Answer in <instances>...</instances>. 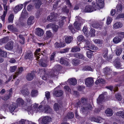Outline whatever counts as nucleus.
Returning <instances> with one entry per match:
<instances>
[{"instance_id":"obj_32","label":"nucleus","mask_w":124,"mask_h":124,"mask_svg":"<svg viewBox=\"0 0 124 124\" xmlns=\"http://www.w3.org/2000/svg\"><path fill=\"white\" fill-rule=\"evenodd\" d=\"M113 26L115 29H117L121 28L122 26V24L120 22H117L115 23Z\"/></svg>"},{"instance_id":"obj_33","label":"nucleus","mask_w":124,"mask_h":124,"mask_svg":"<svg viewBox=\"0 0 124 124\" xmlns=\"http://www.w3.org/2000/svg\"><path fill=\"white\" fill-rule=\"evenodd\" d=\"M105 112L107 115L108 116H112L113 113L112 110L110 108L107 109L105 111Z\"/></svg>"},{"instance_id":"obj_23","label":"nucleus","mask_w":124,"mask_h":124,"mask_svg":"<svg viewBox=\"0 0 124 124\" xmlns=\"http://www.w3.org/2000/svg\"><path fill=\"white\" fill-rule=\"evenodd\" d=\"M4 8V10H5L4 12L3 15L1 16V18L2 21H4L5 18V16L6 15L7 12L8 10V6L5 5V6L3 5Z\"/></svg>"},{"instance_id":"obj_60","label":"nucleus","mask_w":124,"mask_h":124,"mask_svg":"<svg viewBox=\"0 0 124 124\" xmlns=\"http://www.w3.org/2000/svg\"><path fill=\"white\" fill-rule=\"evenodd\" d=\"M77 39L79 41H83L84 40V37L82 35H80L77 37Z\"/></svg>"},{"instance_id":"obj_3","label":"nucleus","mask_w":124,"mask_h":124,"mask_svg":"<svg viewBox=\"0 0 124 124\" xmlns=\"http://www.w3.org/2000/svg\"><path fill=\"white\" fill-rule=\"evenodd\" d=\"M13 94L12 89L10 88L6 91V93L2 97V99L4 101H7L10 98Z\"/></svg>"},{"instance_id":"obj_52","label":"nucleus","mask_w":124,"mask_h":124,"mask_svg":"<svg viewBox=\"0 0 124 124\" xmlns=\"http://www.w3.org/2000/svg\"><path fill=\"white\" fill-rule=\"evenodd\" d=\"M74 26L75 28L78 30H79L80 29V24L77 21L75 22Z\"/></svg>"},{"instance_id":"obj_11","label":"nucleus","mask_w":124,"mask_h":124,"mask_svg":"<svg viewBox=\"0 0 124 124\" xmlns=\"http://www.w3.org/2000/svg\"><path fill=\"white\" fill-rule=\"evenodd\" d=\"M13 42L12 41H10L5 46V48L7 50H11L13 49Z\"/></svg>"},{"instance_id":"obj_19","label":"nucleus","mask_w":124,"mask_h":124,"mask_svg":"<svg viewBox=\"0 0 124 124\" xmlns=\"http://www.w3.org/2000/svg\"><path fill=\"white\" fill-rule=\"evenodd\" d=\"M47 26L48 27H51L52 28L53 31L55 32L57 31L59 28L57 25H54L52 23L49 24L47 25Z\"/></svg>"},{"instance_id":"obj_58","label":"nucleus","mask_w":124,"mask_h":124,"mask_svg":"<svg viewBox=\"0 0 124 124\" xmlns=\"http://www.w3.org/2000/svg\"><path fill=\"white\" fill-rule=\"evenodd\" d=\"M23 70V67H21L19 68L16 72V75H18L19 74L21 73Z\"/></svg>"},{"instance_id":"obj_20","label":"nucleus","mask_w":124,"mask_h":124,"mask_svg":"<svg viewBox=\"0 0 124 124\" xmlns=\"http://www.w3.org/2000/svg\"><path fill=\"white\" fill-rule=\"evenodd\" d=\"M23 5L22 4H19L16 6L14 8V10L15 13H17L20 11L23 8Z\"/></svg>"},{"instance_id":"obj_27","label":"nucleus","mask_w":124,"mask_h":124,"mask_svg":"<svg viewBox=\"0 0 124 124\" xmlns=\"http://www.w3.org/2000/svg\"><path fill=\"white\" fill-rule=\"evenodd\" d=\"M74 56L75 57L80 59H84V56L83 55L80 53H76L74 54Z\"/></svg>"},{"instance_id":"obj_43","label":"nucleus","mask_w":124,"mask_h":124,"mask_svg":"<svg viewBox=\"0 0 124 124\" xmlns=\"http://www.w3.org/2000/svg\"><path fill=\"white\" fill-rule=\"evenodd\" d=\"M80 50V48L78 46H75L72 48L71 51L72 52H75L79 51Z\"/></svg>"},{"instance_id":"obj_45","label":"nucleus","mask_w":124,"mask_h":124,"mask_svg":"<svg viewBox=\"0 0 124 124\" xmlns=\"http://www.w3.org/2000/svg\"><path fill=\"white\" fill-rule=\"evenodd\" d=\"M74 116L73 113L71 112H69L66 116L68 119H72L73 118Z\"/></svg>"},{"instance_id":"obj_6","label":"nucleus","mask_w":124,"mask_h":124,"mask_svg":"<svg viewBox=\"0 0 124 124\" xmlns=\"http://www.w3.org/2000/svg\"><path fill=\"white\" fill-rule=\"evenodd\" d=\"M46 0H34L33 2L34 5L37 9H38L41 5L44 3H46Z\"/></svg>"},{"instance_id":"obj_7","label":"nucleus","mask_w":124,"mask_h":124,"mask_svg":"<svg viewBox=\"0 0 124 124\" xmlns=\"http://www.w3.org/2000/svg\"><path fill=\"white\" fill-rule=\"evenodd\" d=\"M57 15L56 13L53 12L47 18V20L50 22L55 21Z\"/></svg>"},{"instance_id":"obj_25","label":"nucleus","mask_w":124,"mask_h":124,"mask_svg":"<svg viewBox=\"0 0 124 124\" xmlns=\"http://www.w3.org/2000/svg\"><path fill=\"white\" fill-rule=\"evenodd\" d=\"M111 71V70L108 67H106L103 69V72L104 73V74L105 75H107L108 74H109Z\"/></svg>"},{"instance_id":"obj_14","label":"nucleus","mask_w":124,"mask_h":124,"mask_svg":"<svg viewBox=\"0 0 124 124\" xmlns=\"http://www.w3.org/2000/svg\"><path fill=\"white\" fill-rule=\"evenodd\" d=\"M44 33V31L42 29L38 28L36 29L35 34L37 36L41 37L42 36Z\"/></svg>"},{"instance_id":"obj_29","label":"nucleus","mask_w":124,"mask_h":124,"mask_svg":"<svg viewBox=\"0 0 124 124\" xmlns=\"http://www.w3.org/2000/svg\"><path fill=\"white\" fill-rule=\"evenodd\" d=\"M105 97L103 95L101 94L99 96L98 98L97 99V101L98 104L104 101Z\"/></svg>"},{"instance_id":"obj_4","label":"nucleus","mask_w":124,"mask_h":124,"mask_svg":"<svg viewBox=\"0 0 124 124\" xmlns=\"http://www.w3.org/2000/svg\"><path fill=\"white\" fill-rule=\"evenodd\" d=\"M92 108L91 105L90 104L82 106L81 108V110L82 113L85 114H87L89 110H91Z\"/></svg>"},{"instance_id":"obj_41","label":"nucleus","mask_w":124,"mask_h":124,"mask_svg":"<svg viewBox=\"0 0 124 124\" xmlns=\"http://www.w3.org/2000/svg\"><path fill=\"white\" fill-rule=\"evenodd\" d=\"M60 62L61 64L67 65L68 64V62L63 58H61L60 60Z\"/></svg>"},{"instance_id":"obj_37","label":"nucleus","mask_w":124,"mask_h":124,"mask_svg":"<svg viewBox=\"0 0 124 124\" xmlns=\"http://www.w3.org/2000/svg\"><path fill=\"white\" fill-rule=\"evenodd\" d=\"M7 54L6 52L0 49V56L4 57H6L7 56Z\"/></svg>"},{"instance_id":"obj_47","label":"nucleus","mask_w":124,"mask_h":124,"mask_svg":"<svg viewBox=\"0 0 124 124\" xmlns=\"http://www.w3.org/2000/svg\"><path fill=\"white\" fill-rule=\"evenodd\" d=\"M81 102L83 104V106L86 105V104H89L87 102V99L85 98H82L81 99Z\"/></svg>"},{"instance_id":"obj_44","label":"nucleus","mask_w":124,"mask_h":124,"mask_svg":"<svg viewBox=\"0 0 124 124\" xmlns=\"http://www.w3.org/2000/svg\"><path fill=\"white\" fill-rule=\"evenodd\" d=\"M66 18L65 17L63 16L61 18V21H60L59 22V25L60 27H62V26L64 22L66 21Z\"/></svg>"},{"instance_id":"obj_56","label":"nucleus","mask_w":124,"mask_h":124,"mask_svg":"<svg viewBox=\"0 0 124 124\" xmlns=\"http://www.w3.org/2000/svg\"><path fill=\"white\" fill-rule=\"evenodd\" d=\"M59 108L60 106L58 103H55L54 104V108L56 111H58L59 109Z\"/></svg>"},{"instance_id":"obj_40","label":"nucleus","mask_w":124,"mask_h":124,"mask_svg":"<svg viewBox=\"0 0 124 124\" xmlns=\"http://www.w3.org/2000/svg\"><path fill=\"white\" fill-rule=\"evenodd\" d=\"M8 27L9 30L14 31H18V30L16 28H15L12 25H8Z\"/></svg>"},{"instance_id":"obj_51","label":"nucleus","mask_w":124,"mask_h":124,"mask_svg":"<svg viewBox=\"0 0 124 124\" xmlns=\"http://www.w3.org/2000/svg\"><path fill=\"white\" fill-rule=\"evenodd\" d=\"M8 41V37H6L3 39H1L0 40V41L2 43H6Z\"/></svg>"},{"instance_id":"obj_50","label":"nucleus","mask_w":124,"mask_h":124,"mask_svg":"<svg viewBox=\"0 0 124 124\" xmlns=\"http://www.w3.org/2000/svg\"><path fill=\"white\" fill-rule=\"evenodd\" d=\"M62 11L65 13L68 14L69 13V9L67 8L66 6L64 7L62 9Z\"/></svg>"},{"instance_id":"obj_8","label":"nucleus","mask_w":124,"mask_h":124,"mask_svg":"<svg viewBox=\"0 0 124 124\" xmlns=\"http://www.w3.org/2000/svg\"><path fill=\"white\" fill-rule=\"evenodd\" d=\"M38 104L35 103L33 105H31V106H28L27 110L28 111V114H29V113H32L34 109H36L38 108Z\"/></svg>"},{"instance_id":"obj_16","label":"nucleus","mask_w":124,"mask_h":124,"mask_svg":"<svg viewBox=\"0 0 124 124\" xmlns=\"http://www.w3.org/2000/svg\"><path fill=\"white\" fill-rule=\"evenodd\" d=\"M48 61H47L44 59L41 60L39 62V65L41 66L46 67L48 65Z\"/></svg>"},{"instance_id":"obj_1","label":"nucleus","mask_w":124,"mask_h":124,"mask_svg":"<svg viewBox=\"0 0 124 124\" xmlns=\"http://www.w3.org/2000/svg\"><path fill=\"white\" fill-rule=\"evenodd\" d=\"M92 6L90 5H87L85 7L84 11L86 12H91L95 11L97 9H99L103 8L100 7L96 2H92Z\"/></svg>"},{"instance_id":"obj_62","label":"nucleus","mask_w":124,"mask_h":124,"mask_svg":"<svg viewBox=\"0 0 124 124\" xmlns=\"http://www.w3.org/2000/svg\"><path fill=\"white\" fill-rule=\"evenodd\" d=\"M84 69L85 71H93V69L91 67L88 66L85 67Z\"/></svg>"},{"instance_id":"obj_9","label":"nucleus","mask_w":124,"mask_h":124,"mask_svg":"<svg viewBox=\"0 0 124 124\" xmlns=\"http://www.w3.org/2000/svg\"><path fill=\"white\" fill-rule=\"evenodd\" d=\"M45 101H42L40 103L41 105L39 106L35 110H36L37 112H43L44 111V107H43V106H44V105L45 104Z\"/></svg>"},{"instance_id":"obj_5","label":"nucleus","mask_w":124,"mask_h":124,"mask_svg":"<svg viewBox=\"0 0 124 124\" xmlns=\"http://www.w3.org/2000/svg\"><path fill=\"white\" fill-rule=\"evenodd\" d=\"M36 73V71L32 70L31 72L28 73L26 76V79L28 81H31L34 77H35V74Z\"/></svg>"},{"instance_id":"obj_39","label":"nucleus","mask_w":124,"mask_h":124,"mask_svg":"<svg viewBox=\"0 0 124 124\" xmlns=\"http://www.w3.org/2000/svg\"><path fill=\"white\" fill-rule=\"evenodd\" d=\"M104 0H96V2L97 3L99 4V5L101 6L100 7L103 8L104 6Z\"/></svg>"},{"instance_id":"obj_55","label":"nucleus","mask_w":124,"mask_h":124,"mask_svg":"<svg viewBox=\"0 0 124 124\" xmlns=\"http://www.w3.org/2000/svg\"><path fill=\"white\" fill-rule=\"evenodd\" d=\"M101 118L100 117H93L92 118V121L96 122L99 123L101 120Z\"/></svg>"},{"instance_id":"obj_13","label":"nucleus","mask_w":124,"mask_h":124,"mask_svg":"<svg viewBox=\"0 0 124 124\" xmlns=\"http://www.w3.org/2000/svg\"><path fill=\"white\" fill-rule=\"evenodd\" d=\"M63 92L61 90L57 91L54 90L53 93V95L57 97H60L62 96Z\"/></svg>"},{"instance_id":"obj_12","label":"nucleus","mask_w":124,"mask_h":124,"mask_svg":"<svg viewBox=\"0 0 124 124\" xmlns=\"http://www.w3.org/2000/svg\"><path fill=\"white\" fill-rule=\"evenodd\" d=\"M42 121L43 124H48L51 121V118L50 117L48 116H46L44 117Z\"/></svg>"},{"instance_id":"obj_28","label":"nucleus","mask_w":124,"mask_h":124,"mask_svg":"<svg viewBox=\"0 0 124 124\" xmlns=\"http://www.w3.org/2000/svg\"><path fill=\"white\" fill-rule=\"evenodd\" d=\"M70 85H74L77 83V81L76 79L74 78H70L68 80Z\"/></svg>"},{"instance_id":"obj_26","label":"nucleus","mask_w":124,"mask_h":124,"mask_svg":"<svg viewBox=\"0 0 124 124\" xmlns=\"http://www.w3.org/2000/svg\"><path fill=\"white\" fill-rule=\"evenodd\" d=\"M33 54L31 53H27L25 55V58L26 59H31L33 57Z\"/></svg>"},{"instance_id":"obj_38","label":"nucleus","mask_w":124,"mask_h":124,"mask_svg":"<svg viewBox=\"0 0 124 124\" xmlns=\"http://www.w3.org/2000/svg\"><path fill=\"white\" fill-rule=\"evenodd\" d=\"M14 17V15L12 14H10V15L9 16L8 19V22L9 23H13Z\"/></svg>"},{"instance_id":"obj_57","label":"nucleus","mask_w":124,"mask_h":124,"mask_svg":"<svg viewBox=\"0 0 124 124\" xmlns=\"http://www.w3.org/2000/svg\"><path fill=\"white\" fill-rule=\"evenodd\" d=\"M46 37L48 38H50L53 36V34L50 31H47L46 32Z\"/></svg>"},{"instance_id":"obj_24","label":"nucleus","mask_w":124,"mask_h":124,"mask_svg":"<svg viewBox=\"0 0 124 124\" xmlns=\"http://www.w3.org/2000/svg\"><path fill=\"white\" fill-rule=\"evenodd\" d=\"M92 27L95 28H101L102 26V25L96 22H94L92 24Z\"/></svg>"},{"instance_id":"obj_53","label":"nucleus","mask_w":124,"mask_h":124,"mask_svg":"<svg viewBox=\"0 0 124 124\" xmlns=\"http://www.w3.org/2000/svg\"><path fill=\"white\" fill-rule=\"evenodd\" d=\"M117 116H120L122 118H124V112L122 111H119L117 112L116 113Z\"/></svg>"},{"instance_id":"obj_48","label":"nucleus","mask_w":124,"mask_h":124,"mask_svg":"<svg viewBox=\"0 0 124 124\" xmlns=\"http://www.w3.org/2000/svg\"><path fill=\"white\" fill-rule=\"evenodd\" d=\"M38 92L36 90H32L31 92V95L33 97H35L38 94Z\"/></svg>"},{"instance_id":"obj_46","label":"nucleus","mask_w":124,"mask_h":124,"mask_svg":"<svg viewBox=\"0 0 124 124\" xmlns=\"http://www.w3.org/2000/svg\"><path fill=\"white\" fill-rule=\"evenodd\" d=\"M121 39L119 37H116L114 38L113 41L115 43H117L121 41Z\"/></svg>"},{"instance_id":"obj_18","label":"nucleus","mask_w":124,"mask_h":124,"mask_svg":"<svg viewBox=\"0 0 124 124\" xmlns=\"http://www.w3.org/2000/svg\"><path fill=\"white\" fill-rule=\"evenodd\" d=\"M44 111L45 113H51L52 112V110L49 106L46 105L44 106Z\"/></svg>"},{"instance_id":"obj_15","label":"nucleus","mask_w":124,"mask_h":124,"mask_svg":"<svg viewBox=\"0 0 124 124\" xmlns=\"http://www.w3.org/2000/svg\"><path fill=\"white\" fill-rule=\"evenodd\" d=\"M20 91L21 93L24 96H27L29 94V92L28 90L24 87H22Z\"/></svg>"},{"instance_id":"obj_2","label":"nucleus","mask_w":124,"mask_h":124,"mask_svg":"<svg viewBox=\"0 0 124 124\" xmlns=\"http://www.w3.org/2000/svg\"><path fill=\"white\" fill-rule=\"evenodd\" d=\"M59 74V72L57 70H53L52 71L51 73L49 74L48 77L47 75L45 74L42 77V78L45 80H47L48 78L49 80H53L54 78L58 75Z\"/></svg>"},{"instance_id":"obj_17","label":"nucleus","mask_w":124,"mask_h":124,"mask_svg":"<svg viewBox=\"0 0 124 124\" xmlns=\"http://www.w3.org/2000/svg\"><path fill=\"white\" fill-rule=\"evenodd\" d=\"M65 45V43L62 42H61L60 43L56 42L54 44V47L56 48L63 47H64Z\"/></svg>"},{"instance_id":"obj_22","label":"nucleus","mask_w":124,"mask_h":124,"mask_svg":"<svg viewBox=\"0 0 124 124\" xmlns=\"http://www.w3.org/2000/svg\"><path fill=\"white\" fill-rule=\"evenodd\" d=\"M34 17L33 16H30L28 19L27 23L29 26L31 25L34 23Z\"/></svg>"},{"instance_id":"obj_49","label":"nucleus","mask_w":124,"mask_h":124,"mask_svg":"<svg viewBox=\"0 0 124 124\" xmlns=\"http://www.w3.org/2000/svg\"><path fill=\"white\" fill-rule=\"evenodd\" d=\"M115 96L117 100L119 101H121L122 98L121 94L119 93H117L115 94Z\"/></svg>"},{"instance_id":"obj_10","label":"nucleus","mask_w":124,"mask_h":124,"mask_svg":"<svg viewBox=\"0 0 124 124\" xmlns=\"http://www.w3.org/2000/svg\"><path fill=\"white\" fill-rule=\"evenodd\" d=\"M93 83V80L92 78H87L85 80V83L88 86H91Z\"/></svg>"},{"instance_id":"obj_21","label":"nucleus","mask_w":124,"mask_h":124,"mask_svg":"<svg viewBox=\"0 0 124 124\" xmlns=\"http://www.w3.org/2000/svg\"><path fill=\"white\" fill-rule=\"evenodd\" d=\"M28 17V14L26 9H23L22 11L21 17L23 19H25Z\"/></svg>"},{"instance_id":"obj_35","label":"nucleus","mask_w":124,"mask_h":124,"mask_svg":"<svg viewBox=\"0 0 124 124\" xmlns=\"http://www.w3.org/2000/svg\"><path fill=\"white\" fill-rule=\"evenodd\" d=\"M18 37L19 38V41L21 44H23L24 43L25 39L23 36L22 35H19Z\"/></svg>"},{"instance_id":"obj_61","label":"nucleus","mask_w":124,"mask_h":124,"mask_svg":"<svg viewBox=\"0 0 124 124\" xmlns=\"http://www.w3.org/2000/svg\"><path fill=\"white\" fill-rule=\"evenodd\" d=\"M87 56L89 58L92 57L93 56V54L91 51H88L87 52Z\"/></svg>"},{"instance_id":"obj_63","label":"nucleus","mask_w":124,"mask_h":124,"mask_svg":"<svg viewBox=\"0 0 124 124\" xmlns=\"http://www.w3.org/2000/svg\"><path fill=\"white\" fill-rule=\"evenodd\" d=\"M45 95L47 100L49 99L50 97V94L49 92L46 91L45 93Z\"/></svg>"},{"instance_id":"obj_30","label":"nucleus","mask_w":124,"mask_h":124,"mask_svg":"<svg viewBox=\"0 0 124 124\" xmlns=\"http://www.w3.org/2000/svg\"><path fill=\"white\" fill-rule=\"evenodd\" d=\"M122 9V5L121 4H118L116 7V10L117 13H121Z\"/></svg>"},{"instance_id":"obj_54","label":"nucleus","mask_w":124,"mask_h":124,"mask_svg":"<svg viewBox=\"0 0 124 124\" xmlns=\"http://www.w3.org/2000/svg\"><path fill=\"white\" fill-rule=\"evenodd\" d=\"M122 49L121 48H119L117 49L116 50V55L119 56L121 53L122 51Z\"/></svg>"},{"instance_id":"obj_42","label":"nucleus","mask_w":124,"mask_h":124,"mask_svg":"<svg viewBox=\"0 0 124 124\" xmlns=\"http://www.w3.org/2000/svg\"><path fill=\"white\" fill-rule=\"evenodd\" d=\"M80 61L78 59H75L72 61V63L74 65H76L79 64Z\"/></svg>"},{"instance_id":"obj_59","label":"nucleus","mask_w":124,"mask_h":124,"mask_svg":"<svg viewBox=\"0 0 124 124\" xmlns=\"http://www.w3.org/2000/svg\"><path fill=\"white\" fill-rule=\"evenodd\" d=\"M95 30L93 29H92L90 30V33L91 37H94L95 36Z\"/></svg>"},{"instance_id":"obj_36","label":"nucleus","mask_w":124,"mask_h":124,"mask_svg":"<svg viewBox=\"0 0 124 124\" xmlns=\"http://www.w3.org/2000/svg\"><path fill=\"white\" fill-rule=\"evenodd\" d=\"M24 103V101L22 98H18L16 100V103L18 105H23Z\"/></svg>"},{"instance_id":"obj_34","label":"nucleus","mask_w":124,"mask_h":124,"mask_svg":"<svg viewBox=\"0 0 124 124\" xmlns=\"http://www.w3.org/2000/svg\"><path fill=\"white\" fill-rule=\"evenodd\" d=\"M17 107V106L15 105L14 104L11 105L9 108V111L11 113H12Z\"/></svg>"},{"instance_id":"obj_31","label":"nucleus","mask_w":124,"mask_h":124,"mask_svg":"<svg viewBox=\"0 0 124 124\" xmlns=\"http://www.w3.org/2000/svg\"><path fill=\"white\" fill-rule=\"evenodd\" d=\"M73 39V37L71 36H67L65 39V42L67 43H70L72 41Z\"/></svg>"},{"instance_id":"obj_64","label":"nucleus","mask_w":124,"mask_h":124,"mask_svg":"<svg viewBox=\"0 0 124 124\" xmlns=\"http://www.w3.org/2000/svg\"><path fill=\"white\" fill-rule=\"evenodd\" d=\"M16 68L17 66H16L11 67H10V71L11 72H13L15 71Z\"/></svg>"}]
</instances>
